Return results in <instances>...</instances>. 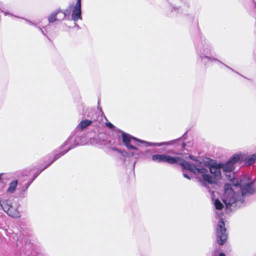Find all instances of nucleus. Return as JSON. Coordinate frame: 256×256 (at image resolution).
Returning a JSON list of instances; mask_svg holds the SVG:
<instances>
[{"label": "nucleus", "instance_id": "obj_1", "mask_svg": "<svg viewBox=\"0 0 256 256\" xmlns=\"http://www.w3.org/2000/svg\"><path fill=\"white\" fill-rule=\"evenodd\" d=\"M224 188L222 201L228 212L240 207L244 202L245 196L255 192L254 182L247 176L240 182L236 178L232 179L230 184H224Z\"/></svg>", "mask_w": 256, "mask_h": 256}, {"label": "nucleus", "instance_id": "obj_2", "mask_svg": "<svg viewBox=\"0 0 256 256\" xmlns=\"http://www.w3.org/2000/svg\"><path fill=\"white\" fill-rule=\"evenodd\" d=\"M122 140L124 144V145L128 149L134 150H138V148L134 146L136 144V142H140L142 144H146V146H169L174 144L178 140H174L168 142H147L137 138H136L134 136H131L130 135L126 134L124 132H122Z\"/></svg>", "mask_w": 256, "mask_h": 256}, {"label": "nucleus", "instance_id": "obj_3", "mask_svg": "<svg viewBox=\"0 0 256 256\" xmlns=\"http://www.w3.org/2000/svg\"><path fill=\"white\" fill-rule=\"evenodd\" d=\"M198 54L200 60L204 64L205 66L207 65L208 62H214L222 64L230 69L233 72H234L233 69L222 63L218 59L214 58L212 56V48L211 46L208 44H202L198 49Z\"/></svg>", "mask_w": 256, "mask_h": 256}, {"label": "nucleus", "instance_id": "obj_4", "mask_svg": "<svg viewBox=\"0 0 256 256\" xmlns=\"http://www.w3.org/2000/svg\"><path fill=\"white\" fill-rule=\"evenodd\" d=\"M0 205L2 209L10 216L14 218L20 216L18 210V206L16 202H11L8 200H0Z\"/></svg>", "mask_w": 256, "mask_h": 256}, {"label": "nucleus", "instance_id": "obj_5", "mask_svg": "<svg viewBox=\"0 0 256 256\" xmlns=\"http://www.w3.org/2000/svg\"><path fill=\"white\" fill-rule=\"evenodd\" d=\"M244 159V156L242 154H234L226 163L222 164V168L225 172H230L234 170V164H240Z\"/></svg>", "mask_w": 256, "mask_h": 256}, {"label": "nucleus", "instance_id": "obj_6", "mask_svg": "<svg viewBox=\"0 0 256 256\" xmlns=\"http://www.w3.org/2000/svg\"><path fill=\"white\" fill-rule=\"evenodd\" d=\"M216 241L218 244L222 245L226 240L228 234L226 232L225 224L222 218L218 222L216 228Z\"/></svg>", "mask_w": 256, "mask_h": 256}, {"label": "nucleus", "instance_id": "obj_7", "mask_svg": "<svg viewBox=\"0 0 256 256\" xmlns=\"http://www.w3.org/2000/svg\"><path fill=\"white\" fill-rule=\"evenodd\" d=\"M152 160L156 162H167L169 164H174L176 163L178 160V157H174L166 154H156L152 156Z\"/></svg>", "mask_w": 256, "mask_h": 256}, {"label": "nucleus", "instance_id": "obj_8", "mask_svg": "<svg viewBox=\"0 0 256 256\" xmlns=\"http://www.w3.org/2000/svg\"><path fill=\"white\" fill-rule=\"evenodd\" d=\"M68 152V150L63 151L60 152H59L58 154H52V156H48V162H46L44 165L42 166V168H40V170H38L36 172V174L34 176L33 174V180L34 179L36 178V176L44 170H45L46 168H48L49 166H50L52 163H53L54 161H56V160L60 158L62 156L64 155L65 154H66Z\"/></svg>", "mask_w": 256, "mask_h": 256}, {"label": "nucleus", "instance_id": "obj_9", "mask_svg": "<svg viewBox=\"0 0 256 256\" xmlns=\"http://www.w3.org/2000/svg\"><path fill=\"white\" fill-rule=\"evenodd\" d=\"M72 19L74 22L82 19L81 0H77L72 14Z\"/></svg>", "mask_w": 256, "mask_h": 256}, {"label": "nucleus", "instance_id": "obj_10", "mask_svg": "<svg viewBox=\"0 0 256 256\" xmlns=\"http://www.w3.org/2000/svg\"><path fill=\"white\" fill-rule=\"evenodd\" d=\"M178 162L182 168L188 170L196 174V172H198V168L194 164H190V162L180 158H179V160L176 163Z\"/></svg>", "mask_w": 256, "mask_h": 256}, {"label": "nucleus", "instance_id": "obj_11", "mask_svg": "<svg viewBox=\"0 0 256 256\" xmlns=\"http://www.w3.org/2000/svg\"><path fill=\"white\" fill-rule=\"evenodd\" d=\"M78 138L76 136H72L63 144L61 146V148H62L66 146H68V148L66 150H68V152L70 150L74 148V146L79 144Z\"/></svg>", "mask_w": 256, "mask_h": 256}, {"label": "nucleus", "instance_id": "obj_12", "mask_svg": "<svg viewBox=\"0 0 256 256\" xmlns=\"http://www.w3.org/2000/svg\"><path fill=\"white\" fill-rule=\"evenodd\" d=\"M78 138L76 136H72L63 144L61 146V148H62L66 146H68V148L66 150H68V152L70 150L74 148V146L79 144Z\"/></svg>", "mask_w": 256, "mask_h": 256}, {"label": "nucleus", "instance_id": "obj_13", "mask_svg": "<svg viewBox=\"0 0 256 256\" xmlns=\"http://www.w3.org/2000/svg\"><path fill=\"white\" fill-rule=\"evenodd\" d=\"M208 171L206 169L204 168H199L196 174H201L202 178L204 182H206L209 184L213 182L212 177L208 174Z\"/></svg>", "mask_w": 256, "mask_h": 256}, {"label": "nucleus", "instance_id": "obj_14", "mask_svg": "<svg viewBox=\"0 0 256 256\" xmlns=\"http://www.w3.org/2000/svg\"><path fill=\"white\" fill-rule=\"evenodd\" d=\"M222 163H219L216 165L211 166L209 167V170L214 174L216 177L218 178L220 176V169H222Z\"/></svg>", "mask_w": 256, "mask_h": 256}, {"label": "nucleus", "instance_id": "obj_15", "mask_svg": "<svg viewBox=\"0 0 256 256\" xmlns=\"http://www.w3.org/2000/svg\"><path fill=\"white\" fill-rule=\"evenodd\" d=\"M93 120H82L78 126H76V129L78 130L82 131L84 129L90 126L93 122Z\"/></svg>", "mask_w": 256, "mask_h": 256}, {"label": "nucleus", "instance_id": "obj_16", "mask_svg": "<svg viewBox=\"0 0 256 256\" xmlns=\"http://www.w3.org/2000/svg\"><path fill=\"white\" fill-rule=\"evenodd\" d=\"M61 10L59 8L54 10L52 13H50L48 17V20L49 23H53L58 20L57 16L58 14H59Z\"/></svg>", "mask_w": 256, "mask_h": 256}, {"label": "nucleus", "instance_id": "obj_17", "mask_svg": "<svg viewBox=\"0 0 256 256\" xmlns=\"http://www.w3.org/2000/svg\"><path fill=\"white\" fill-rule=\"evenodd\" d=\"M244 156V155L242 154ZM245 160V164L247 166H250L256 162V153L248 156L246 159L244 158V160Z\"/></svg>", "mask_w": 256, "mask_h": 256}, {"label": "nucleus", "instance_id": "obj_18", "mask_svg": "<svg viewBox=\"0 0 256 256\" xmlns=\"http://www.w3.org/2000/svg\"><path fill=\"white\" fill-rule=\"evenodd\" d=\"M18 185V181L14 180L10 182L8 186V188L6 190V192L9 194H12L16 190V188Z\"/></svg>", "mask_w": 256, "mask_h": 256}, {"label": "nucleus", "instance_id": "obj_19", "mask_svg": "<svg viewBox=\"0 0 256 256\" xmlns=\"http://www.w3.org/2000/svg\"><path fill=\"white\" fill-rule=\"evenodd\" d=\"M72 8V5H70L68 9L65 10L64 11H62L61 10V12H60V14H62V16H60V18L62 20H64L67 16H68L70 14V8Z\"/></svg>", "mask_w": 256, "mask_h": 256}, {"label": "nucleus", "instance_id": "obj_20", "mask_svg": "<svg viewBox=\"0 0 256 256\" xmlns=\"http://www.w3.org/2000/svg\"><path fill=\"white\" fill-rule=\"evenodd\" d=\"M214 204L217 210H222L224 206L223 204L218 199L215 200Z\"/></svg>", "mask_w": 256, "mask_h": 256}, {"label": "nucleus", "instance_id": "obj_21", "mask_svg": "<svg viewBox=\"0 0 256 256\" xmlns=\"http://www.w3.org/2000/svg\"><path fill=\"white\" fill-rule=\"evenodd\" d=\"M138 152L136 153H135V152H131L130 153V156H135V158H138L139 156H140V153L138 152V150H136Z\"/></svg>", "mask_w": 256, "mask_h": 256}, {"label": "nucleus", "instance_id": "obj_22", "mask_svg": "<svg viewBox=\"0 0 256 256\" xmlns=\"http://www.w3.org/2000/svg\"><path fill=\"white\" fill-rule=\"evenodd\" d=\"M106 125L110 129H112L114 126L110 122H106Z\"/></svg>", "mask_w": 256, "mask_h": 256}, {"label": "nucleus", "instance_id": "obj_23", "mask_svg": "<svg viewBox=\"0 0 256 256\" xmlns=\"http://www.w3.org/2000/svg\"><path fill=\"white\" fill-rule=\"evenodd\" d=\"M183 176L184 178H186L188 180L190 179V177L188 175L184 173V172L183 173Z\"/></svg>", "mask_w": 256, "mask_h": 256}, {"label": "nucleus", "instance_id": "obj_24", "mask_svg": "<svg viewBox=\"0 0 256 256\" xmlns=\"http://www.w3.org/2000/svg\"><path fill=\"white\" fill-rule=\"evenodd\" d=\"M180 8H181V6H176V7L174 6V10L178 11V12L180 10Z\"/></svg>", "mask_w": 256, "mask_h": 256}, {"label": "nucleus", "instance_id": "obj_25", "mask_svg": "<svg viewBox=\"0 0 256 256\" xmlns=\"http://www.w3.org/2000/svg\"><path fill=\"white\" fill-rule=\"evenodd\" d=\"M57 16L58 17L57 18L58 20H62L60 18V16H62V14H58Z\"/></svg>", "mask_w": 256, "mask_h": 256}, {"label": "nucleus", "instance_id": "obj_26", "mask_svg": "<svg viewBox=\"0 0 256 256\" xmlns=\"http://www.w3.org/2000/svg\"><path fill=\"white\" fill-rule=\"evenodd\" d=\"M189 158L190 159H191L193 160H196V158H194V156H190Z\"/></svg>", "mask_w": 256, "mask_h": 256}, {"label": "nucleus", "instance_id": "obj_27", "mask_svg": "<svg viewBox=\"0 0 256 256\" xmlns=\"http://www.w3.org/2000/svg\"><path fill=\"white\" fill-rule=\"evenodd\" d=\"M219 256H226V254L223 252H220L219 254Z\"/></svg>", "mask_w": 256, "mask_h": 256}, {"label": "nucleus", "instance_id": "obj_28", "mask_svg": "<svg viewBox=\"0 0 256 256\" xmlns=\"http://www.w3.org/2000/svg\"><path fill=\"white\" fill-rule=\"evenodd\" d=\"M185 146H186L185 143L182 142V148H184Z\"/></svg>", "mask_w": 256, "mask_h": 256}, {"label": "nucleus", "instance_id": "obj_29", "mask_svg": "<svg viewBox=\"0 0 256 256\" xmlns=\"http://www.w3.org/2000/svg\"><path fill=\"white\" fill-rule=\"evenodd\" d=\"M2 10V12H4V14H5V15H6V14H8L7 12H4V10Z\"/></svg>", "mask_w": 256, "mask_h": 256}, {"label": "nucleus", "instance_id": "obj_30", "mask_svg": "<svg viewBox=\"0 0 256 256\" xmlns=\"http://www.w3.org/2000/svg\"><path fill=\"white\" fill-rule=\"evenodd\" d=\"M40 30L42 31V33H43L44 34H45L44 33V31L42 30Z\"/></svg>", "mask_w": 256, "mask_h": 256}]
</instances>
